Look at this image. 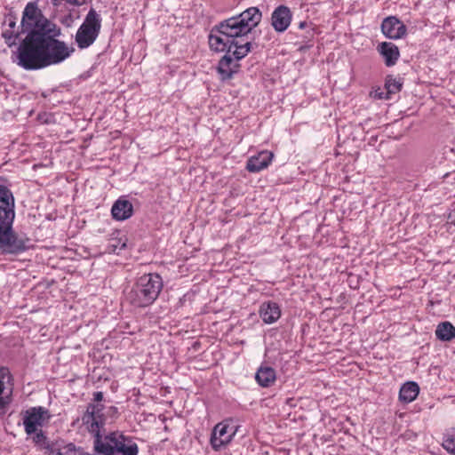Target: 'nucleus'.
Segmentation results:
<instances>
[{
	"instance_id": "f704fd0d",
	"label": "nucleus",
	"mask_w": 455,
	"mask_h": 455,
	"mask_svg": "<svg viewBox=\"0 0 455 455\" xmlns=\"http://www.w3.org/2000/svg\"><path fill=\"white\" fill-rule=\"evenodd\" d=\"M53 5L57 6L59 4V0H52Z\"/></svg>"
},
{
	"instance_id": "f03ea898",
	"label": "nucleus",
	"mask_w": 455,
	"mask_h": 455,
	"mask_svg": "<svg viewBox=\"0 0 455 455\" xmlns=\"http://www.w3.org/2000/svg\"><path fill=\"white\" fill-rule=\"evenodd\" d=\"M103 404L88 403L82 416L83 424L93 436V450L100 455H138L139 446L119 431L105 433Z\"/></svg>"
},
{
	"instance_id": "f257e3e1",
	"label": "nucleus",
	"mask_w": 455,
	"mask_h": 455,
	"mask_svg": "<svg viewBox=\"0 0 455 455\" xmlns=\"http://www.w3.org/2000/svg\"><path fill=\"white\" fill-rule=\"evenodd\" d=\"M5 28L2 37L8 47L17 45L12 53V60L25 70H39L52 65H58L71 56L75 49L68 47L59 37L61 28L48 19L38 6V1L28 2L23 12L20 24L16 28V17L6 16Z\"/></svg>"
},
{
	"instance_id": "c9c22d12",
	"label": "nucleus",
	"mask_w": 455,
	"mask_h": 455,
	"mask_svg": "<svg viewBox=\"0 0 455 455\" xmlns=\"http://www.w3.org/2000/svg\"><path fill=\"white\" fill-rule=\"evenodd\" d=\"M81 455H98V453L97 454H91V453H88V452H82Z\"/></svg>"
},
{
	"instance_id": "39448f33",
	"label": "nucleus",
	"mask_w": 455,
	"mask_h": 455,
	"mask_svg": "<svg viewBox=\"0 0 455 455\" xmlns=\"http://www.w3.org/2000/svg\"><path fill=\"white\" fill-rule=\"evenodd\" d=\"M101 21L100 15L95 9L91 8L75 36V42L79 49H86L94 44L100 33Z\"/></svg>"
},
{
	"instance_id": "dca6fc26",
	"label": "nucleus",
	"mask_w": 455,
	"mask_h": 455,
	"mask_svg": "<svg viewBox=\"0 0 455 455\" xmlns=\"http://www.w3.org/2000/svg\"><path fill=\"white\" fill-rule=\"evenodd\" d=\"M132 214V204L124 196H120L112 205L111 215L116 220H126L131 218Z\"/></svg>"
},
{
	"instance_id": "bb28decb",
	"label": "nucleus",
	"mask_w": 455,
	"mask_h": 455,
	"mask_svg": "<svg viewBox=\"0 0 455 455\" xmlns=\"http://www.w3.org/2000/svg\"><path fill=\"white\" fill-rule=\"evenodd\" d=\"M443 447L451 454L455 455V435H447L443 442Z\"/></svg>"
},
{
	"instance_id": "9b49d317",
	"label": "nucleus",
	"mask_w": 455,
	"mask_h": 455,
	"mask_svg": "<svg viewBox=\"0 0 455 455\" xmlns=\"http://www.w3.org/2000/svg\"><path fill=\"white\" fill-rule=\"evenodd\" d=\"M292 20L291 9L283 4L277 6L271 14V25L277 33L284 32Z\"/></svg>"
},
{
	"instance_id": "a211bd4d",
	"label": "nucleus",
	"mask_w": 455,
	"mask_h": 455,
	"mask_svg": "<svg viewBox=\"0 0 455 455\" xmlns=\"http://www.w3.org/2000/svg\"><path fill=\"white\" fill-rule=\"evenodd\" d=\"M259 315L265 323L271 324L280 318V307L274 301L264 302L260 306Z\"/></svg>"
},
{
	"instance_id": "6e6552de",
	"label": "nucleus",
	"mask_w": 455,
	"mask_h": 455,
	"mask_svg": "<svg viewBox=\"0 0 455 455\" xmlns=\"http://www.w3.org/2000/svg\"><path fill=\"white\" fill-rule=\"evenodd\" d=\"M51 418L48 409L43 406H36L28 409L23 418V425L25 432L28 435H31L36 431L37 427H43Z\"/></svg>"
},
{
	"instance_id": "4be33fe9",
	"label": "nucleus",
	"mask_w": 455,
	"mask_h": 455,
	"mask_svg": "<svg viewBox=\"0 0 455 455\" xmlns=\"http://www.w3.org/2000/svg\"><path fill=\"white\" fill-rule=\"evenodd\" d=\"M435 336L441 341H451L455 338V326L447 321L440 323L436 327Z\"/></svg>"
},
{
	"instance_id": "b1692460",
	"label": "nucleus",
	"mask_w": 455,
	"mask_h": 455,
	"mask_svg": "<svg viewBox=\"0 0 455 455\" xmlns=\"http://www.w3.org/2000/svg\"><path fill=\"white\" fill-rule=\"evenodd\" d=\"M402 78H395L392 75H388L385 79V90L391 98L393 94H396L401 92L403 88Z\"/></svg>"
},
{
	"instance_id": "7c9ffc66",
	"label": "nucleus",
	"mask_w": 455,
	"mask_h": 455,
	"mask_svg": "<svg viewBox=\"0 0 455 455\" xmlns=\"http://www.w3.org/2000/svg\"><path fill=\"white\" fill-rule=\"evenodd\" d=\"M103 400V393L100 391H97L93 393V401L96 402V404H100L99 403ZM92 404H95L94 403H92Z\"/></svg>"
},
{
	"instance_id": "2eb2a0df",
	"label": "nucleus",
	"mask_w": 455,
	"mask_h": 455,
	"mask_svg": "<svg viewBox=\"0 0 455 455\" xmlns=\"http://www.w3.org/2000/svg\"><path fill=\"white\" fill-rule=\"evenodd\" d=\"M272 152L264 150L256 156H251L246 163V170L249 172L256 173L268 167L273 160Z\"/></svg>"
},
{
	"instance_id": "aec40b11",
	"label": "nucleus",
	"mask_w": 455,
	"mask_h": 455,
	"mask_svg": "<svg viewBox=\"0 0 455 455\" xmlns=\"http://www.w3.org/2000/svg\"><path fill=\"white\" fill-rule=\"evenodd\" d=\"M419 393V387L414 381H407L402 385L399 391V399L404 403L413 402Z\"/></svg>"
},
{
	"instance_id": "393cba45",
	"label": "nucleus",
	"mask_w": 455,
	"mask_h": 455,
	"mask_svg": "<svg viewBox=\"0 0 455 455\" xmlns=\"http://www.w3.org/2000/svg\"><path fill=\"white\" fill-rule=\"evenodd\" d=\"M315 35V27H310L306 30L305 34L302 35V41L300 42L301 45L299 47L300 52H305L309 50L313 46V39Z\"/></svg>"
},
{
	"instance_id": "5701e85b",
	"label": "nucleus",
	"mask_w": 455,
	"mask_h": 455,
	"mask_svg": "<svg viewBox=\"0 0 455 455\" xmlns=\"http://www.w3.org/2000/svg\"><path fill=\"white\" fill-rule=\"evenodd\" d=\"M31 435L32 441L36 447L44 449L46 451H52V443H50L48 437L42 429L36 428V431Z\"/></svg>"
},
{
	"instance_id": "4468645a",
	"label": "nucleus",
	"mask_w": 455,
	"mask_h": 455,
	"mask_svg": "<svg viewBox=\"0 0 455 455\" xmlns=\"http://www.w3.org/2000/svg\"><path fill=\"white\" fill-rule=\"evenodd\" d=\"M239 22L243 24V28L250 34L261 21L262 12L258 7H249L241 13L235 15Z\"/></svg>"
},
{
	"instance_id": "412c9836",
	"label": "nucleus",
	"mask_w": 455,
	"mask_h": 455,
	"mask_svg": "<svg viewBox=\"0 0 455 455\" xmlns=\"http://www.w3.org/2000/svg\"><path fill=\"white\" fill-rule=\"evenodd\" d=\"M210 49L216 52H223L227 45H230L231 40L228 36L218 34L211 30L208 36Z\"/></svg>"
},
{
	"instance_id": "2f4dec72",
	"label": "nucleus",
	"mask_w": 455,
	"mask_h": 455,
	"mask_svg": "<svg viewBox=\"0 0 455 455\" xmlns=\"http://www.w3.org/2000/svg\"><path fill=\"white\" fill-rule=\"evenodd\" d=\"M310 27H314L312 23H308L307 21H300L299 23V29H308Z\"/></svg>"
},
{
	"instance_id": "c85d7f7f",
	"label": "nucleus",
	"mask_w": 455,
	"mask_h": 455,
	"mask_svg": "<svg viewBox=\"0 0 455 455\" xmlns=\"http://www.w3.org/2000/svg\"><path fill=\"white\" fill-rule=\"evenodd\" d=\"M64 455H76V447L74 443H69L63 448Z\"/></svg>"
},
{
	"instance_id": "0eeeda50",
	"label": "nucleus",
	"mask_w": 455,
	"mask_h": 455,
	"mask_svg": "<svg viewBox=\"0 0 455 455\" xmlns=\"http://www.w3.org/2000/svg\"><path fill=\"white\" fill-rule=\"evenodd\" d=\"M243 25V24H241L238 18L235 15L214 25L212 31L228 36L231 41L245 42L248 40L249 33Z\"/></svg>"
},
{
	"instance_id": "473e14b6",
	"label": "nucleus",
	"mask_w": 455,
	"mask_h": 455,
	"mask_svg": "<svg viewBox=\"0 0 455 455\" xmlns=\"http://www.w3.org/2000/svg\"><path fill=\"white\" fill-rule=\"evenodd\" d=\"M48 453V455H64V452L61 451L60 450H57L55 451L53 448H52V451H46Z\"/></svg>"
},
{
	"instance_id": "ddd939ff",
	"label": "nucleus",
	"mask_w": 455,
	"mask_h": 455,
	"mask_svg": "<svg viewBox=\"0 0 455 455\" xmlns=\"http://www.w3.org/2000/svg\"><path fill=\"white\" fill-rule=\"evenodd\" d=\"M376 50L383 59L385 65L388 68L394 67L400 58V50L394 43H379Z\"/></svg>"
},
{
	"instance_id": "72a5a7b5",
	"label": "nucleus",
	"mask_w": 455,
	"mask_h": 455,
	"mask_svg": "<svg viewBox=\"0 0 455 455\" xmlns=\"http://www.w3.org/2000/svg\"><path fill=\"white\" fill-rule=\"evenodd\" d=\"M55 92V90H53V89H52V90H51V93H52V92ZM49 95H50V92H42V96H43L44 98H47Z\"/></svg>"
},
{
	"instance_id": "6ab92c4d",
	"label": "nucleus",
	"mask_w": 455,
	"mask_h": 455,
	"mask_svg": "<svg viewBox=\"0 0 455 455\" xmlns=\"http://www.w3.org/2000/svg\"><path fill=\"white\" fill-rule=\"evenodd\" d=\"M255 379L260 387H269L276 379L275 371L270 366L261 365L256 371Z\"/></svg>"
},
{
	"instance_id": "423d86ee",
	"label": "nucleus",
	"mask_w": 455,
	"mask_h": 455,
	"mask_svg": "<svg viewBox=\"0 0 455 455\" xmlns=\"http://www.w3.org/2000/svg\"><path fill=\"white\" fill-rule=\"evenodd\" d=\"M239 426L231 418L218 423L212 429L210 443L213 450L219 451L228 444L235 435Z\"/></svg>"
},
{
	"instance_id": "9d476101",
	"label": "nucleus",
	"mask_w": 455,
	"mask_h": 455,
	"mask_svg": "<svg viewBox=\"0 0 455 455\" xmlns=\"http://www.w3.org/2000/svg\"><path fill=\"white\" fill-rule=\"evenodd\" d=\"M381 32L392 40L403 38L407 33L406 26L396 16H388L382 20Z\"/></svg>"
},
{
	"instance_id": "f8f14e48",
	"label": "nucleus",
	"mask_w": 455,
	"mask_h": 455,
	"mask_svg": "<svg viewBox=\"0 0 455 455\" xmlns=\"http://www.w3.org/2000/svg\"><path fill=\"white\" fill-rule=\"evenodd\" d=\"M256 47L257 44L249 40H246L245 42H236L232 40L230 45H227V48L223 52H225V55H229L233 61L238 63L239 60L247 56L248 53Z\"/></svg>"
},
{
	"instance_id": "7ed1b4c3",
	"label": "nucleus",
	"mask_w": 455,
	"mask_h": 455,
	"mask_svg": "<svg viewBox=\"0 0 455 455\" xmlns=\"http://www.w3.org/2000/svg\"><path fill=\"white\" fill-rule=\"evenodd\" d=\"M15 198L12 191L0 184V252L18 255L30 248L27 235H20L13 229L15 220Z\"/></svg>"
},
{
	"instance_id": "c756f323",
	"label": "nucleus",
	"mask_w": 455,
	"mask_h": 455,
	"mask_svg": "<svg viewBox=\"0 0 455 455\" xmlns=\"http://www.w3.org/2000/svg\"><path fill=\"white\" fill-rule=\"evenodd\" d=\"M67 4L74 6H82L87 4L86 0H64Z\"/></svg>"
},
{
	"instance_id": "20e7f679",
	"label": "nucleus",
	"mask_w": 455,
	"mask_h": 455,
	"mask_svg": "<svg viewBox=\"0 0 455 455\" xmlns=\"http://www.w3.org/2000/svg\"><path fill=\"white\" fill-rule=\"evenodd\" d=\"M163 287L164 282L159 274H144L136 280L126 294V299L135 307H147L156 300Z\"/></svg>"
},
{
	"instance_id": "f3484780",
	"label": "nucleus",
	"mask_w": 455,
	"mask_h": 455,
	"mask_svg": "<svg viewBox=\"0 0 455 455\" xmlns=\"http://www.w3.org/2000/svg\"><path fill=\"white\" fill-rule=\"evenodd\" d=\"M240 64L233 61L229 55H224L219 60L217 71L222 81L230 80L238 72Z\"/></svg>"
},
{
	"instance_id": "cd10ccee",
	"label": "nucleus",
	"mask_w": 455,
	"mask_h": 455,
	"mask_svg": "<svg viewBox=\"0 0 455 455\" xmlns=\"http://www.w3.org/2000/svg\"><path fill=\"white\" fill-rule=\"evenodd\" d=\"M374 98L379 99V100H389L390 99V97L387 94V92H386L385 88L384 89L379 88L378 90H376L374 92Z\"/></svg>"
},
{
	"instance_id": "a878e982",
	"label": "nucleus",
	"mask_w": 455,
	"mask_h": 455,
	"mask_svg": "<svg viewBox=\"0 0 455 455\" xmlns=\"http://www.w3.org/2000/svg\"><path fill=\"white\" fill-rule=\"evenodd\" d=\"M126 248V241L122 242L121 239H113L108 246L109 253L119 254L120 251Z\"/></svg>"
},
{
	"instance_id": "1a4fd4ad",
	"label": "nucleus",
	"mask_w": 455,
	"mask_h": 455,
	"mask_svg": "<svg viewBox=\"0 0 455 455\" xmlns=\"http://www.w3.org/2000/svg\"><path fill=\"white\" fill-rule=\"evenodd\" d=\"M12 376L7 367L0 368V416L7 413L12 401Z\"/></svg>"
}]
</instances>
